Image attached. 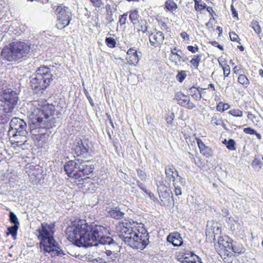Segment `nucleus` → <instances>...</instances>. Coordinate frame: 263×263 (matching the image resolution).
Segmentation results:
<instances>
[{
    "label": "nucleus",
    "instance_id": "4468645a",
    "mask_svg": "<svg viewBox=\"0 0 263 263\" xmlns=\"http://www.w3.org/2000/svg\"><path fill=\"white\" fill-rule=\"evenodd\" d=\"M175 98L178 103L189 109H192L195 107L194 104L190 102V97L184 95L181 92H178L175 94Z\"/></svg>",
    "mask_w": 263,
    "mask_h": 263
},
{
    "label": "nucleus",
    "instance_id": "ddd939ff",
    "mask_svg": "<svg viewBox=\"0 0 263 263\" xmlns=\"http://www.w3.org/2000/svg\"><path fill=\"white\" fill-rule=\"evenodd\" d=\"M157 186L161 202L164 205H168L170 202L171 194H172L170 188L162 182H159Z\"/></svg>",
    "mask_w": 263,
    "mask_h": 263
},
{
    "label": "nucleus",
    "instance_id": "9b49d317",
    "mask_svg": "<svg viewBox=\"0 0 263 263\" xmlns=\"http://www.w3.org/2000/svg\"><path fill=\"white\" fill-rule=\"evenodd\" d=\"M91 146L88 139H79L74 142L72 149L77 156L88 158L91 155Z\"/></svg>",
    "mask_w": 263,
    "mask_h": 263
},
{
    "label": "nucleus",
    "instance_id": "c03bdc74",
    "mask_svg": "<svg viewBox=\"0 0 263 263\" xmlns=\"http://www.w3.org/2000/svg\"><path fill=\"white\" fill-rule=\"evenodd\" d=\"M84 92L85 95L87 97V98L89 103L91 105V106H92V107L94 106L93 101L92 98H91V97L90 96L88 91L86 89H84Z\"/></svg>",
    "mask_w": 263,
    "mask_h": 263
},
{
    "label": "nucleus",
    "instance_id": "1a4fd4ad",
    "mask_svg": "<svg viewBox=\"0 0 263 263\" xmlns=\"http://www.w3.org/2000/svg\"><path fill=\"white\" fill-rule=\"evenodd\" d=\"M10 128L8 130V134L10 136H14L18 142L17 136H21L22 141H25L26 136L28 135L27 130V124L22 119L19 118H13L9 123Z\"/></svg>",
    "mask_w": 263,
    "mask_h": 263
},
{
    "label": "nucleus",
    "instance_id": "603ef678",
    "mask_svg": "<svg viewBox=\"0 0 263 263\" xmlns=\"http://www.w3.org/2000/svg\"><path fill=\"white\" fill-rule=\"evenodd\" d=\"M189 51L192 52V53H196L198 50V48L197 46L194 47L193 46L189 45L187 47Z\"/></svg>",
    "mask_w": 263,
    "mask_h": 263
},
{
    "label": "nucleus",
    "instance_id": "ea45409f",
    "mask_svg": "<svg viewBox=\"0 0 263 263\" xmlns=\"http://www.w3.org/2000/svg\"><path fill=\"white\" fill-rule=\"evenodd\" d=\"M17 137H18V142L16 140V138L14 137V136H12V138H13V140H12V141H13V142L14 143H16L17 146H21L22 145H24L25 142H26L27 141V136H26L25 141H23V142H21V141H22L21 139H22V138H21V136H17Z\"/></svg>",
    "mask_w": 263,
    "mask_h": 263
},
{
    "label": "nucleus",
    "instance_id": "412c9836",
    "mask_svg": "<svg viewBox=\"0 0 263 263\" xmlns=\"http://www.w3.org/2000/svg\"><path fill=\"white\" fill-rule=\"evenodd\" d=\"M196 140L200 153L207 157L211 156L212 154L211 148L206 146L201 140L196 138Z\"/></svg>",
    "mask_w": 263,
    "mask_h": 263
},
{
    "label": "nucleus",
    "instance_id": "b1692460",
    "mask_svg": "<svg viewBox=\"0 0 263 263\" xmlns=\"http://www.w3.org/2000/svg\"><path fill=\"white\" fill-rule=\"evenodd\" d=\"M202 55L201 54L194 55V57L190 61V63L196 69L198 68L199 63L201 59Z\"/></svg>",
    "mask_w": 263,
    "mask_h": 263
},
{
    "label": "nucleus",
    "instance_id": "20e7f679",
    "mask_svg": "<svg viewBox=\"0 0 263 263\" xmlns=\"http://www.w3.org/2000/svg\"><path fill=\"white\" fill-rule=\"evenodd\" d=\"M38 238L41 240L40 249L44 253H50L52 256H62L65 254L58 247L51 232V227L45 222L42 223L41 228L39 229Z\"/></svg>",
    "mask_w": 263,
    "mask_h": 263
},
{
    "label": "nucleus",
    "instance_id": "4be33fe9",
    "mask_svg": "<svg viewBox=\"0 0 263 263\" xmlns=\"http://www.w3.org/2000/svg\"><path fill=\"white\" fill-rule=\"evenodd\" d=\"M211 123L215 125H222L224 128H226V124L223 123V121L220 116L217 115H214L211 119Z\"/></svg>",
    "mask_w": 263,
    "mask_h": 263
},
{
    "label": "nucleus",
    "instance_id": "c85d7f7f",
    "mask_svg": "<svg viewBox=\"0 0 263 263\" xmlns=\"http://www.w3.org/2000/svg\"><path fill=\"white\" fill-rule=\"evenodd\" d=\"M238 81L241 84L247 87L249 84V81L247 77L244 74H240L238 78Z\"/></svg>",
    "mask_w": 263,
    "mask_h": 263
},
{
    "label": "nucleus",
    "instance_id": "2eb2a0df",
    "mask_svg": "<svg viewBox=\"0 0 263 263\" xmlns=\"http://www.w3.org/2000/svg\"><path fill=\"white\" fill-rule=\"evenodd\" d=\"M141 57V52H138L135 48L129 49L127 52L126 60L129 65H136Z\"/></svg>",
    "mask_w": 263,
    "mask_h": 263
},
{
    "label": "nucleus",
    "instance_id": "7ed1b4c3",
    "mask_svg": "<svg viewBox=\"0 0 263 263\" xmlns=\"http://www.w3.org/2000/svg\"><path fill=\"white\" fill-rule=\"evenodd\" d=\"M120 237L125 243L133 249H144L149 242V234L145 229L139 231L136 227L129 223L119 224Z\"/></svg>",
    "mask_w": 263,
    "mask_h": 263
},
{
    "label": "nucleus",
    "instance_id": "8fccbe9b",
    "mask_svg": "<svg viewBox=\"0 0 263 263\" xmlns=\"http://www.w3.org/2000/svg\"><path fill=\"white\" fill-rule=\"evenodd\" d=\"M137 172L138 176L140 178L141 180H143L145 178L146 175L145 173L143 171L139 169L137 170Z\"/></svg>",
    "mask_w": 263,
    "mask_h": 263
},
{
    "label": "nucleus",
    "instance_id": "7c9ffc66",
    "mask_svg": "<svg viewBox=\"0 0 263 263\" xmlns=\"http://www.w3.org/2000/svg\"><path fill=\"white\" fill-rule=\"evenodd\" d=\"M9 219L11 223H13V225L17 226H19V222L18 221L16 215L13 212H10L9 213Z\"/></svg>",
    "mask_w": 263,
    "mask_h": 263
},
{
    "label": "nucleus",
    "instance_id": "4d7b16f0",
    "mask_svg": "<svg viewBox=\"0 0 263 263\" xmlns=\"http://www.w3.org/2000/svg\"><path fill=\"white\" fill-rule=\"evenodd\" d=\"M137 184L138 186L143 191H146V187L142 183L140 182V181H138Z\"/></svg>",
    "mask_w": 263,
    "mask_h": 263
},
{
    "label": "nucleus",
    "instance_id": "bf43d9fd",
    "mask_svg": "<svg viewBox=\"0 0 263 263\" xmlns=\"http://www.w3.org/2000/svg\"><path fill=\"white\" fill-rule=\"evenodd\" d=\"M180 35L184 40L189 39V35L185 32H182Z\"/></svg>",
    "mask_w": 263,
    "mask_h": 263
},
{
    "label": "nucleus",
    "instance_id": "a19ab883",
    "mask_svg": "<svg viewBox=\"0 0 263 263\" xmlns=\"http://www.w3.org/2000/svg\"><path fill=\"white\" fill-rule=\"evenodd\" d=\"M179 183V181H177L176 182L173 183V185L174 186V192L176 196H179L181 195L182 191H181V187L178 184Z\"/></svg>",
    "mask_w": 263,
    "mask_h": 263
},
{
    "label": "nucleus",
    "instance_id": "69168bd1",
    "mask_svg": "<svg viewBox=\"0 0 263 263\" xmlns=\"http://www.w3.org/2000/svg\"><path fill=\"white\" fill-rule=\"evenodd\" d=\"M254 135H256L258 139L260 140L261 139V136L259 133H258L256 132V133Z\"/></svg>",
    "mask_w": 263,
    "mask_h": 263
},
{
    "label": "nucleus",
    "instance_id": "6e6552de",
    "mask_svg": "<svg viewBox=\"0 0 263 263\" xmlns=\"http://www.w3.org/2000/svg\"><path fill=\"white\" fill-rule=\"evenodd\" d=\"M17 94L11 89L5 90L0 96L1 110L7 114H12L17 104Z\"/></svg>",
    "mask_w": 263,
    "mask_h": 263
},
{
    "label": "nucleus",
    "instance_id": "a878e982",
    "mask_svg": "<svg viewBox=\"0 0 263 263\" xmlns=\"http://www.w3.org/2000/svg\"><path fill=\"white\" fill-rule=\"evenodd\" d=\"M232 244H229L227 241L226 242H219V247L221 248V250L224 249V251H226V253H227V255H229L228 252H229V250H232V247H233Z\"/></svg>",
    "mask_w": 263,
    "mask_h": 263
},
{
    "label": "nucleus",
    "instance_id": "a18cd8bd",
    "mask_svg": "<svg viewBox=\"0 0 263 263\" xmlns=\"http://www.w3.org/2000/svg\"><path fill=\"white\" fill-rule=\"evenodd\" d=\"M170 60L172 61V62L175 63V65H178V62L180 61V60L178 58H177V57L176 55L171 53L170 54Z\"/></svg>",
    "mask_w": 263,
    "mask_h": 263
},
{
    "label": "nucleus",
    "instance_id": "c756f323",
    "mask_svg": "<svg viewBox=\"0 0 263 263\" xmlns=\"http://www.w3.org/2000/svg\"><path fill=\"white\" fill-rule=\"evenodd\" d=\"M251 27L256 33L259 34L260 33L261 31V28L257 21H253L251 22Z\"/></svg>",
    "mask_w": 263,
    "mask_h": 263
},
{
    "label": "nucleus",
    "instance_id": "37998d69",
    "mask_svg": "<svg viewBox=\"0 0 263 263\" xmlns=\"http://www.w3.org/2000/svg\"><path fill=\"white\" fill-rule=\"evenodd\" d=\"M92 5L97 8L101 7L103 5L102 0H90Z\"/></svg>",
    "mask_w": 263,
    "mask_h": 263
},
{
    "label": "nucleus",
    "instance_id": "58836bf2",
    "mask_svg": "<svg viewBox=\"0 0 263 263\" xmlns=\"http://www.w3.org/2000/svg\"><path fill=\"white\" fill-rule=\"evenodd\" d=\"M232 250L235 253L240 254L245 252V249L242 246H236V245H233V247H232Z\"/></svg>",
    "mask_w": 263,
    "mask_h": 263
},
{
    "label": "nucleus",
    "instance_id": "a211bd4d",
    "mask_svg": "<svg viewBox=\"0 0 263 263\" xmlns=\"http://www.w3.org/2000/svg\"><path fill=\"white\" fill-rule=\"evenodd\" d=\"M98 248L97 251L92 252V257L97 258V262L99 263H106V251L104 249V246H101L99 245L97 246Z\"/></svg>",
    "mask_w": 263,
    "mask_h": 263
},
{
    "label": "nucleus",
    "instance_id": "cd10ccee",
    "mask_svg": "<svg viewBox=\"0 0 263 263\" xmlns=\"http://www.w3.org/2000/svg\"><path fill=\"white\" fill-rule=\"evenodd\" d=\"M18 229V226L13 225V226L8 228V232L7 235H11L13 237H15L17 234V231Z\"/></svg>",
    "mask_w": 263,
    "mask_h": 263
},
{
    "label": "nucleus",
    "instance_id": "864d4df0",
    "mask_svg": "<svg viewBox=\"0 0 263 263\" xmlns=\"http://www.w3.org/2000/svg\"><path fill=\"white\" fill-rule=\"evenodd\" d=\"M231 11H232V14L233 15V16L234 17H238V14H237V11L236 10V9L234 8V7L233 5H231Z\"/></svg>",
    "mask_w": 263,
    "mask_h": 263
},
{
    "label": "nucleus",
    "instance_id": "f03ea898",
    "mask_svg": "<svg viewBox=\"0 0 263 263\" xmlns=\"http://www.w3.org/2000/svg\"><path fill=\"white\" fill-rule=\"evenodd\" d=\"M54 106L48 104L34 110L30 116V133L37 142H45L49 136L47 130L55 126Z\"/></svg>",
    "mask_w": 263,
    "mask_h": 263
},
{
    "label": "nucleus",
    "instance_id": "5fc2aeb1",
    "mask_svg": "<svg viewBox=\"0 0 263 263\" xmlns=\"http://www.w3.org/2000/svg\"><path fill=\"white\" fill-rule=\"evenodd\" d=\"M88 261L91 262H97V260H98L97 258L92 257V253L91 254L88 255Z\"/></svg>",
    "mask_w": 263,
    "mask_h": 263
},
{
    "label": "nucleus",
    "instance_id": "dca6fc26",
    "mask_svg": "<svg viewBox=\"0 0 263 263\" xmlns=\"http://www.w3.org/2000/svg\"><path fill=\"white\" fill-rule=\"evenodd\" d=\"M164 39V34L161 31H157L151 33L149 36V40L151 45L155 47H158L161 45L163 42Z\"/></svg>",
    "mask_w": 263,
    "mask_h": 263
},
{
    "label": "nucleus",
    "instance_id": "f8f14e48",
    "mask_svg": "<svg viewBox=\"0 0 263 263\" xmlns=\"http://www.w3.org/2000/svg\"><path fill=\"white\" fill-rule=\"evenodd\" d=\"M165 174L168 181L176 182L178 178L179 184L182 186L185 185L184 179L179 176L177 171L173 164H168L165 167Z\"/></svg>",
    "mask_w": 263,
    "mask_h": 263
},
{
    "label": "nucleus",
    "instance_id": "6e6d98bb",
    "mask_svg": "<svg viewBox=\"0 0 263 263\" xmlns=\"http://www.w3.org/2000/svg\"><path fill=\"white\" fill-rule=\"evenodd\" d=\"M191 263H202L201 259L197 256H195Z\"/></svg>",
    "mask_w": 263,
    "mask_h": 263
},
{
    "label": "nucleus",
    "instance_id": "0e129e2a",
    "mask_svg": "<svg viewBox=\"0 0 263 263\" xmlns=\"http://www.w3.org/2000/svg\"><path fill=\"white\" fill-rule=\"evenodd\" d=\"M206 10L210 13V14H212V13L213 12H214L213 10V8L211 7H208L207 8H206Z\"/></svg>",
    "mask_w": 263,
    "mask_h": 263
},
{
    "label": "nucleus",
    "instance_id": "393cba45",
    "mask_svg": "<svg viewBox=\"0 0 263 263\" xmlns=\"http://www.w3.org/2000/svg\"><path fill=\"white\" fill-rule=\"evenodd\" d=\"M136 27L138 31L145 32L147 30V22L146 20H141L139 21V24Z\"/></svg>",
    "mask_w": 263,
    "mask_h": 263
},
{
    "label": "nucleus",
    "instance_id": "79ce46f5",
    "mask_svg": "<svg viewBox=\"0 0 263 263\" xmlns=\"http://www.w3.org/2000/svg\"><path fill=\"white\" fill-rule=\"evenodd\" d=\"M194 257V256H193V255H191L189 257V256H184L182 259L180 258V259H181V260H180V261L181 263H191L192 261V259H193Z\"/></svg>",
    "mask_w": 263,
    "mask_h": 263
},
{
    "label": "nucleus",
    "instance_id": "bb28decb",
    "mask_svg": "<svg viewBox=\"0 0 263 263\" xmlns=\"http://www.w3.org/2000/svg\"><path fill=\"white\" fill-rule=\"evenodd\" d=\"M139 16L138 11L136 10H134L130 12L129 14V18L133 25H135L137 24Z\"/></svg>",
    "mask_w": 263,
    "mask_h": 263
},
{
    "label": "nucleus",
    "instance_id": "0eeeda50",
    "mask_svg": "<svg viewBox=\"0 0 263 263\" xmlns=\"http://www.w3.org/2000/svg\"><path fill=\"white\" fill-rule=\"evenodd\" d=\"M30 49V46L26 43L14 42L2 50L1 56L8 61H17L26 56Z\"/></svg>",
    "mask_w": 263,
    "mask_h": 263
},
{
    "label": "nucleus",
    "instance_id": "774afa93",
    "mask_svg": "<svg viewBox=\"0 0 263 263\" xmlns=\"http://www.w3.org/2000/svg\"><path fill=\"white\" fill-rule=\"evenodd\" d=\"M173 120V118H170V119L169 118H167L166 119L167 123L168 124H171L172 123Z\"/></svg>",
    "mask_w": 263,
    "mask_h": 263
},
{
    "label": "nucleus",
    "instance_id": "423d86ee",
    "mask_svg": "<svg viewBox=\"0 0 263 263\" xmlns=\"http://www.w3.org/2000/svg\"><path fill=\"white\" fill-rule=\"evenodd\" d=\"M54 66L49 67L43 66L40 67L36 71V74L30 80V85L32 89L36 92L45 90L50 84L53 80V76L51 71Z\"/></svg>",
    "mask_w": 263,
    "mask_h": 263
},
{
    "label": "nucleus",
    "instance_id": "5701e85b",
    "mask_svg": "<svg viewBox=\"0 0 263 263\" xmlns=\"http://www.w3.org/2000/svg\"><path fill=\"white\" fill-rule=\"evenodd\" d=\"M190 92L192 97L196 100L199 101L202 97L201 92L196 87H191L190 89Z\"/></svg>",
    "mask_w": 263,
    "mask_h": 263
},
{
    "label": "nucleus",
    "instance_id": "4c0bfd02",
    "mask_svg": "<svg viewBox=\"0 0 263 263\" xmlns=\"http://www.w3.org/2000/svg\"><path fill=\"white\" fill-rule=\"evenodd\" d=\"M229 107L228 104H223L222 102L218 103L216 106V109L218 111L222 112L225 110H227Z\"/></svg>",
    "mask_w": 263,
    "mask_h": 263
},
{
    "label": "nucleus",
    "instance_id": "473e14b6",
    "mask_svg": "<svg viewBox=\"0 0 263 263\" xmlns=\"http://www.w3.org/2000/svg\"><path fill=\"white\" fill-rule=\"evenodd\" d=\"M226 142H227L226 146L229 149H230L231 151L235 150V142L233 139H229L228 142H227L226 140H225L224 142H223V143H226Z\"/></svg>",
    "mask_w": 263,
    "mask_h": 263
},
{
    "label": "nucleus",
    "instance_id": "e433bc0d",
    "mask_svg": "<svg viewBox=\"0 0 263 263\" xmlns=\"http://www.w3.org/2000/svg\"><path fill=\"white\" fill-rule=\"evenodd\" d=\"M229 114L233 116L237 117H240L242 116V111H241L240 110H239L238 109H231L229 111Z\"/></svg>",
    "mask_w": 263,
    "mask_h": 263
},
{
    "label": "nucleus",
    "instance_id": "9d476101",
    "mask_svg": "<svg viewBox=\"0 0 263 263\" xmlns=\"http://www.w3.org/2000/svg\"><path fill=\"white\" fill-rule=\"evenodd\" d=\"M55 13L58 22L56 24L58 29H62L69 25L72 19V15L68 7L63 5L58 6L55 10Z\"/></svg>",
    "mask_w": 263,
    "mask_h": 263
},
{
    "label": "nucleus",
    "instance_id": "e2e57ef3",
    "mask_svg": "<svg viewBox=\"0 0 263 263\" xmlns=\"http://www.w3.org/2000/svg\"><path fill=\"white\" fill-rule=\"evenodd\" d=\"M222 212L223 216H227L229 214V211L227 209L223 210Z\"/></svg>",
    "mask_w": 263,
    "mask_h": 263
},
{
    "label": "nucleus",
    "instance_id": "c9c22d12",
    "mask_svg": "<svg viewBox=\"0 0 263 263\" xmlns=\"http://www.w3.org/2000/svg\"><path fill=\"white\" fill-rule=\"evenodd\" d=\"M186 77V72L183 70L179 71L176 76V79L179 82H182Z\"/></svg>",
    "mask_w": 263,
    "mask_h": 263
},
{
    "label": "nucleus",
    "instance_id": "f704fd0d",
    "mask_svg": "<svg viewBox=\"0 0 263 263\" xmlns=\"http://www.w3.org/2000/svg\"><path fill=\"white\" fill-rule=\"evenodd\" d=\"M105 42L107 45L110 48L115 47L116 44L115 40L111 37H106L105 39Z\"/></svg>",
    "mask_w": 263,
    "mask_h": 263
},
{
    "label": "nucleus",
    "instance_id": "680f3d73",
    "mask_svg": "<svg viewBox=\"0 0 263 263\" xmlns=\"http://www.w3.org/2000/svg\"><path fill=\"white\" fill-rule=\"evenodd\" d=\"M240 70V68L237 66H235L233 68L234 72L235 73H237Z\"/></svg>",
    "mask_w": 263,
    "mask_h": 263
},
{
    "label": "nucleus",
    "instance_id": "de8ad7c7",
    "mask_svg": "<svg viewBox=\"0 0 263 263\" xmlns=\"http://www.w3.org/2000/svg\"><path fill=\"white\" fill-rule=\"evenodd\" d=\"M230 39L232 41H237L238 42V39L239 37L238 35L235 33L234 32H230L229 33Z\"/></svg>",
    "mask_w": 263,
    "mask_h": 263
},
{
    "label": "nucleus",
    "instance_id": "09e8293b",
    "mask_svg": "<svg viewBox=\"0 0 263 263\" xmlns=\"http://www.w3.org/2000/svg\"><path fill=\"white\" fill-rule=\"evenodd\" d=\"M127 16V15L126 14H123V15H121L119 20V23L120 25H123L126 23Z\"/></svg>",
    "mask_w": 263,
    "mask_h": 263
},
{
    "label": "nucleus",
    "instance_id": "f257e3e1",
    "mask_svg": "<svg viewBox=\"0 0 263 263\" xmlns=\"http://www.w3.org/2000/svg\"><path fill=\"white\" fill-rule=\"evenodd\" d=\"M108 230L100 225H89L85 221L80 220L78 223L67 229L68 239L78 247L104 246L114 245V240L107 236Z\"/></svg>",
    "mask_w": 263,
    "mask_h": 263
},
{
    "label": "nucleus",
    "instance_id": "2f4dec72",
    "mask_svg": "<svg viewBox=\"0 0 263 263\" xmlns=\"http://www.w3.org/2000/svg\"><path fill=\"white\" fill-rule=\"evenodd\" d=\"M165 8L169 11H173L177 8V4L172 1L166 2L165 5Z\"/></svg>",
    "mask_w": 263,
    "mask_h": 263
},
{
    "label": "nucleus",
    "instance_id": "3c124183",
    "mask_svg": "<svg viewBox=\"0 0 263 263\" xmlns=\"http://www.w3.org/2000/svg\"><path fill=\"white\" fill-rule=\"evenodd\" d=\"M171 54H173L174 55H175L177 57V58H178L181 61V58H182V52L181 50H177V52H174V51L171 49Z\"/></svg>",
    "mask_w": 263,
    "mask_h": 263
},
{
    "label": "nucleus",
    "instance_id": "6ab92c4d",
    "mask_svg": "<svg viewBox=\"0 0 263 263\" xmlns=\"http://www.w3.org/2000/svg\"><path fill=\"white\" fill-rule=\"evenodd\" d=\"M166 239L174 246H180L183 243L182 238L178 232L171 233L167 236Z\"/></svg>",
    "mask_w": 263,
    "mask_h": 263
},
{
    "label": "nucleus",
    "instance_id": "13d9d810",
    "mask_svg": "<svg viewBox=\"0 0 263 263\" xmlns=\"http://www.w3.org/2000/svg\"><path fill=\"white\" fill-rule=\"evenodd\" d=\"M247 117L249 119L253 121L254 119L256 117L255 116L252 114L251 112H248Z\"/></svg>",
    "mask_w": 263,
    "mask_h": 263
},
{
    "label": "nucleus",
    "instance_id": "49530a36",
    "mask_svg": "<svg viewBox=\"0 0 263 263\" xmlns=\"http://www.w3.org/2000/svg\"><path fill=\"white\" fill-rule=\"evenodd\" d=\"M243 132L249 135H254L256 133V130L251 127H246L243 129Z\"/></svg>",
    "mask_w": 263,
    "mask_h": 263
},
{
    "label": "nucleus",
    "instance_id": "f3484780",
    "mask_svg": "<svg viewBox=\"0 0 263 263\" xmlns=\"http://www.w3.org/2000/svg\"><path fill=\"white\" fill-rule=\"evenodd\" d=\"M115 245L112 244V245L110 246V248L108 247V245H106L104 246V249L106 251V262H109L111 261L115 260L118 254L115 252V249L116 248H118L117 243L114 241Z\"/></svg>",
    "mask_w": 263,
    "mask_h": 263
},
{
    "label": "nucleus",
    "instance_id": "aec40b11",
    "mask_svg": "<svg viewBox=\"0 0 263 263\" xmlns=\"http://www.w3.org/2000/svg\"><path fill=\"white\" fill-rule=\"evenodd\" d=\"M108 216L112 218L120 219L124 217V213L121 211L119 207L108 208L106 210Z\"/></svg>",
    "mask_w": 263,
    "mask_h": 263
},
{
    "label": "nucleus",
    "instance_id": "72a5a7b5",
    "mask_svg": "<svg viewBox=\"0 0 263 263\" xmlns=\"http://www.w3.org/2000/svg\"><path fill=\"white\" fill-rule=\"evenodd\" d=\"M219 65L222 67L223 71V75L224 77H227L229 76L230 72V67L229 65L227 64L222 65L221 63L219 62Z\"/></svg>",
    "mask_w": 263,
    "mask_h": 263
},
{
    "label": "nucleus",
    "instance_id": "338daca9",
    "mask_svg": "<svg viewBox=\"0 0 263 263\" xmlns=\"http://www.w3.org/2000/svg\"><path fill=\"white\" fill-rule=\"evenodd\" d=\"M161 24V27L162 28H164V29H167V26L165 23L162 22Z\"/></svg>",
    "mask_w": 263,
    "mask_h": 263
},
{
    "label": "nucleus",
    "instance_id": "052dcab7",
    "mask_svg": "<svg viewBox=\"0 0 263 263\" xmlns=\"http://www.w3.org/2000/svg\"><path fill=\"white\" fill-rule=\"evenodd\" d=\"M205 6H206V4L204 3H203V4L198 5L197 7L200 10H201V9H204L205 8Z\"/></svg>",
    "mask_w": 263,
    "mask_h": 263
},
{
    "label": "nucleus",
    "instance_id": "39448f33",
    "mask_svg": "<svg viewBox=\"0 0 263 263\" xmlns=\"http://www.w3.org/2000/svg\"><path fill=\"white\" fill-rule=\"evenodd\" d=\"M64 170L69 177L80 180L88 178L93 168L89 161L78 159L67 162L64 165Z\"/></svg>",
    "mask_w": 263,
    "mask_h": 263
}]
</instances>
